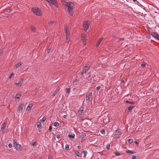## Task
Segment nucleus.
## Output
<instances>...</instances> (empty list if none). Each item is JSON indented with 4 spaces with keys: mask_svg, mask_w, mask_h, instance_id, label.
Listing matches in <instances>:
<instances>
[{
    "mask_svg": "<svg viewBox=\"0 0 159 159\" xmlns=\"http://www.w3.org/2000/svg\"><path fill=\"white\" fill-rule=\"evenodd\" d=\"M74 5L71 2H68L66 3V6L68 8V11L69 14L72 16L73 15V10L74 7Z\"/></svg>",
    "mask_w": 159,
    "mask_h": 159,
    "instance_id": "obj_1",
    "label": "nucleus"
},
{
    "mask_svg": "<svg viewBox=\"0 0 159 159\" xmlns=\"http://www.w3.org/2000/svg\"><path fill=\"white\" fill-rule=\"evenodd\" d=\"M32 10L34 13L37 16H40L42 15V10L37 7H33L32 8Z\"/></svg>",
    "mask_w": 159,
    "mask_h": 159,
    "instance_id": "obj_2",
    "label": "nucleus"
},
{
    "mask_svg": "<svg viewBox=\"0 0 159 159\" xmlns=\"http://www.w3.org/2000/svg\"><path fill=\"white\" fill-rule=\"evenodd\" d=\"M13 145L14 147L17 150H20L22 149V147L21 145L18 144L17 142L13 140Z\"/></svg>",
    "mask_w": 159,
    "mask_h": 159,
    "instance_id": "obj_3",
    "label": "nucleus"
},
{
    "mask_svg": "<svg viewBox=\"0 0 159 159\" xmlns=\"http://www.w3.org/2000/svg\"><path fill=\"white\" fill-rule=\"evenodd\" d=\"M48 2L51 6L54 5L56 7H58V5L56 0H45Z\"/></svg>",
    "mask_w": 159,
    "mask_h": 159,
    "instance_id": "obj_4",
    "label": "nucleus"
},
{
    "mask_svg": "<svg viewBox=\"0 0 159 159\" xmlns=\"http://www.w3.org/2000/svg\"><path fill=\"white\" fill-rule=\"evenodd\" d=\"M89 25V22L88 21H84L83 26L85 31H86L88 30Z\"/></svg>",
    "mask_w": 159,
    "mask_h": 159,
    "instance_id": "obj_5",
    "label": "nucleus"
},
{
    "mask_svg": "<svg viewBox=\"0 0 159 159\" xmlns=\"http://www.w3.org/2000/svg\"><path fill=\"white\" fill-rule=\"evenodd\" d=\"M151 35L159 41V34L156 32H153Z\"/></svg>",
    "mask_w": 159,
    "mask_h": 159,
    "instance_id": "obj_6",
    "label": "nucleus"
},
{
    "mask_svg": "<svg viewBox=\"0 0 159 159\" xmlns=\"http://www.w3.org/2000/svg\"><path fill=\"white\" fill-rule=\"evenodd\" d=\"M65 31L66 35V41H67V42H68L69 41V39L70 37V34L69 32L67 31L66 27H65Z\"/></svg>",
    "mask_w": 159,
    "mask_h": 159,
    "instance_id": "obj_7",
    "label": "nucleus"
},
{
    "mask_svg": "<svg viewBox=\"0 0 159 159\" xmlns=\"http://www.w3.org/2000/svg\"><path fill=\"white\" fill-rule=\"evenodd\" d=\"M89 70V68L87 66H85L84 67L82 71L81 75H83L84 73H86Z\"/></svg>",
    "mask_w": 159,
    "mask_h": 159,
    "instance_id": "obj_8",
    "label": "nucleus"
},
{
    "mask_svg": "<svg viewBox=\"0 0 159 159\" xmlns=\"http://www.w3.org/2000/svg\"><path fill=\"white\" fill-rule=\"evenodd\" d=\"M23 104H20L17 110V111L18 112H21L23 109Z\"/></svg>",
    "mask_w": 159,
    "mask_h": 159,
    "instance_id": "obj_9",
    "label": "nucleus"
},
{
    "mask_svg": "<svg viewBox=\"0 0 159 159\" xmlns=\"http://www.w3.org/2000/svg\"><path fill=\"white\" fill-rule=\"evenodd\" d=\"M84 111V107H81L79 110L77 111V114L79 115H81Z\"/></svg>",
    "mask_w": 159,
    "mask_h": 159,
    "instance_id": "obj_10",
    "label": "nucleus"
},
{
    "mask_svg": "<svg viewBox=\"0 0 159 159\" xmlns=\"http://www.w3.org/2000/svg\"><path fill=\"white\" fill-rule=\"evenodd\" d=\"M23 82V80L22 79H20L18 83L16 82L15 84L16 85H19L20 86H21L22 85V83Z\"/></svg>",
    "mask_w": 159,
    "mask_h": 159,
    "instance_id": "obj_11",
    "label": "nucleus"
},
{
    "mask_svg": "<svg viewBox=\"0 0 159 159\" xmlns=\"http://www.w3.org/2000/svg\"><path fill=\"white\" fill-rule=\"evenodd\" d=\"M121 134V131L119 129L117 130L115 132L114 136H119Z\"/></svg>",
    "mask_w": 159,
    "mask_h": 159,
    "instance_id": "obj_12",
    "label": "nucleus"
},
{
    "mask_svg": "<svg viewBox=\"0 0 159 159\" xmlns=\"http://www.w3.org/2000/svg\"><path fill=\"white\" fill-rule=\"evenodd\" d=\"M22 64V63H21L20 62H19L17 63L14 66V68L15 69H17V68L19 67Z\"/></svg>",
    "mask_w": 159,
    "mask_h": 159,
    "instance_id": "obj_13",
    "label": "nucleus"
},
{
    "mask_svg": "<svg viewBox=\"0 0 159 159\" xmlns=\"http://www.w3.org/2000/svg\"><path fill=\"white\" fill-rule=\"evenodd\" d=\"M21 95V94L20 93H17L16 94L15 97L17 99H19L20 98Z\"/></svg>",
    "mask_w": 159,
    "mask_h": 159,
    "instance_id": "obj_14",
    "label": "nucleus"
},
{
    "mask_svg": "<svg viewBox=\"0 0 159 159\" xmlns=\"http://www.w3.org/2000/svg\"><path fill=\"white\" fill-rule=\"evenodd\" d=\"M6 127V123L5 122H4L2 124L1 130H5Z\"/></svg>",
    "mask_w": 159,
    "mask_h": 159,
    "instance_id": "obj_15",
    "label": "nucleus"
},
{
    "mask_svg": "<svg viewBox=\"0 0 159 159\" xmlns=\"http://www.w3.org/2000/svg\"><path fill=\"white\" fill-rule=\"evenodd\" d=\"M86 35L85 34H83L81 36V40H86Z\"/></svg>",
    "mask_w": 159,
    "mask_h": 159,
    "instance_id": "obj_16",
    "label": "nucleus"
},
{
    "mask_svg": "<svg viewBox=\"0 0 159 159\" xmlns=\"http://www.w3.org/2000/svg\"><path fill=\"white\" fill-rule=\"evenodd\" d=\"M126 152L127 153L129 154H132L134 153V152H132V151H130V150H129L128 149H127L126 150Z\"/></svg>",
    "mask_w": 159,
    "mask_h": 159,
    "instance_id": "obj_17",
    "label": "nucleus"
},
{
    "mask_svg": "<svg viewBox=\"0 0 159 159\" xmlns=\"http://www.w3.org/2000/svg\"><path fill=\"white\" fill-rule=\"evenodd\" d=\"M102 39L103 38H99V39L98 40V41L96 45L97 47H98L99 45L101 42V41H102Z\"/></svg>",
    "mask_w": 159,
    "mask_h": 159,
    "instance_id": "obj_18",
    "label": "nucleus"
},
{
    "mask_svg": "<svg viewBox=\"0 0 159 159\" xmlns=\"http://www.w3.org/2000/svg\"><path fill=\"white\" fill-rule=\"evenodd\" d=\"M56 22L54 21H51L48 22V25L50 26H52L53 24H55Z\"/></svg>",
    "mask_w": 159,
    "mask_h": 159,
    "instance_id": "obj_19",
    "label": "nucleus"
},
{
    "mask_svg": "<svg viewBox=\"0 0 159 159\" xmlns=\"http://www.w3.org/2000/svg\"><path fill=\"white\" fill-rule=\"evenodd\" d=\"M90 95H88V94H86V101H89L90 100Z\"/></svg>",
    "mask_w": 159,
    "mask_h": 159,
    "instance_id": "obj_20",
    "label": "nucleus"
},
{
    "mask_svg": "<svg viewBox=\"0 0 159 159\" xmlns=\"http://www.w3.org/2000/svg\"><path fill=\"white\" fill-rule=\"evenodd\" d=\"M65 90L66 92V93H67L68 94L70 92V89L69 88H67Z\"/></svg>",
    "mask_w": 159,
    "mask_h": 159,
    "instance_id": "obj_21",
    "label": "nucleus"
},
{
    "mask_svg": "<svg viewBox=\"0 0 159 159\" xmlns=\"http://www.w3.org/2000/svg\"><path fill=\"white\" fill-rule=\"evenodd\" d=\"M75 134H69L68 137L69 138H72L73 139H74L75 138Z\"/></svg>",
    "mask_w": 159,
    "mask_h": 159,
    "instance_id": "obj_22",
    "label": "nucleus"
},
{
    "mask_svg": "<svg viewBox=\"0 0 159 159\" xmlns=\"http://www.w3.org/2000/svg\"><path fill=\"white\" fill-rule=\"evenodd\" d=\"M134 106H130L128 107V109L129 111H131L132 110L133 108H134Z\"/></svg>",
    "mask_w": 159,
    "mask_h": 159,
    "instance_id": "obj_23",
    "label": "nucleus"
},
{
    "mask_svg": "<svg viewBox=\"0 0 159 159\" xmlns=\"http://www.w3.org/2000/svg\"><path fill=\"white\" fill-rule=\"evenodd\" d=\"M31 30L32 31L35 32L36 30V28L35 27H34L33 26H31Z\"/></svg>",
    "mask_w": 159,
    "mask_h": 159,
    "instance_id": "obj_24",
    "label": "nucleus"
},
{
    "mask_svg": "<svg viewBox=\"0 0 159 159\" xmlns=\"http://www.w3.org/2000/svg\"><path fill=\"white\" fill-rule=\"evenodd\" d=\"M125 103H129L131 104H134V102H132L129 101L128 100L126 101L125 102Z\"/></svg>",
    "mask_w": 159,
    "mask_h": 159,
    "instance_id": "obj_25",
    "label": "nucleus"
},
{
    "mask_svg": "<svg viewBox=\"0 0 159 159\" xmlns=\"http://www.w3.org/2000/svg\"><path fill=\"white\" fill-rule=\"evenodd\" d=\"M83 153L84 154V157H85L86 156V154L87 153V152L85 150H84L83 151Z\"/></svg>",
    "mask_w": 159,
    "mask_h": 159,
    "instance_id": "obj_26",
    "label": "nucleus"
},
{
    "mask_svg": "<svg viewBox=\"0 0 159 159\" xmlns=\"http://www.w3.org/2000/svg\"><path fill=\"white\" fill-rule=\"evenodd\" d=\"M51 47H48V49H47V52L48 53H49L51 51Z\"/></svg>",
    "mask_w": 159,
    "mask_h": 159,
    "instance_id": "obj_27",
    "label": "nucleus"
},
{
    "mask_svg": "<svg viewBox=\"0 0 159 159\" xmlns=\"http://www.w3.org/2000/svg\"><path fill=\"white\" fill-rule=\"evenodd\" d=\"M54 126L55 127H58L59 125V123L57 122H55L54 123Z\"/></svg>",
    "mask_w": 159,
    "mask_h": 159,
    "instance_id": "obj_28",
    "label": "nucleus"
},
{
    "mask_svg": "<svg viewBox=\"0 0 159 159\" xmlns=\"http://www.w3.org/2000/svg\"><path fill=\"white\" fill-rule=\"evenodd\" d=\"M46 119V117L45 116H44L42 119V120H41V121H42L43 122H44Z\"/></svg>",
    "mask_w": 159,
    "mask_h": 159,
    "instance_id": "obj_29",
    "label": "nucleus"
},
{
    "mask_svg": "<svg viewBox=\"0 0 159 159\" xmlns=\"http://www.w3.org/2000/svg\"><path fill=\"white\" fill-rule=\"evenodd\" d=\"M75 153L77 155V156H80V152H78V151H76L75 152Z\"/></svg>",
    "mask_w": 159,
    "mask_h": 159,
    "instance_id": "obj_30",
    "label": "nucleus"
},
{
    "mask_svg": "<svg viewBox=\"0 0 159 159\" xmlns=\"http://www.w3.org/2000/svg\"><path fill=\"white\" fill-rule=\"evenodd\" d=\"M32 106H30V104H29L28 106L26 108L27 110H30L31 109Z\"/></svg>",
    "mask_w": 159,
    "mask_h": 159,
    "instance_id": "obj_31",
    "label": "nucleus"
},
{
    "mask_svg": "<svg viewBox=\"0 0 159 159\" xmlns=\"http://www.w3.org/2000/svg\"><path fill=\"white\" fill-rule=\"evenodd\" d=\"M57 93L55 91L52 94V96L53 97H54Z\"/></svg>",
    "mask_w": 159,
    "mask_h": 159,
    "instance_id": "obj_32",
    "label": "nucleus"
},
{
    "mask_svg": "<svg viewBox=\"0 0 159 159\" xmlns=\"http://www.w3.org/2000/svg\"><path fill=\"white\" fill-rule=\"evenodd\" d=\"M86 135V134L85 133H83L81 134V137L83 138L84 137H85Z\"/></svg>",
    "mask_w": 159,
    "mask_h": 159,
    "instance_id": "obj_33",
    "label": "nucleus"
},
{
    "mask_svg": "<svg viewBox=\"0 0 159 159\" xmlns=\"http://www.w3.org/2000/svg\"><path fill=\"white\" fill-rule=\"evenodd\" d=\"M5 10L8 13H10L12 11V9H7Z\"/></svg>",
    "mask_w": 159,
    "mask_h": 159,
    "instance_id": "obj_34",
    "label": "nucleus"
},
{
    "mask_svg": "<svg viewBox=\"0 0 159 159\" xmlns=\"http://www.w3.org/2000/svg\"><path fill=\"white\" fill-rule=\"evenodd\" d=\"M65 148L66 150H69V146L68 144H66V145Z\"/></svg>",
    "mask_w": 159,
    "mask_h": 159,
    "instance_id": "obj_35",
    "label": "nucleus"
},
{
    "mask_svg": "<svg viewBox=\"0 0 159 159\" xmlns=\"http://www.w3.org/2000/svg\"><path fill=\"white\" fill-rule=\"evenodd\" d=\"M133 140L132 139H129L128 140V142H129V143H132L133 142Z\"/></svg>",
    "mask_w": 159,
    "mask_h": 159,
    "instance_id": "obj_36",
    "label": "nucleus"
},
{
    "mask_svg": "<svg viewBox=\"0 0 159 159\" xmlns=\"http://www.w3.org/2000/svg\"><path fill=\"white\" fill-rule=\"evenodd\" d=\"M141 66L143 67L144 68L145 66V63H143V64H141Z\"/></svg>",
    "mask_w": 159,
    "mask_h": 159,
    "instance_id": "obj_37",
    "label": "nucleus"
},
{
    "mask_svg": "<svg viewBox=\"0 0 159 159\" xmlns=\"http://www.w3.org/2000/svg\"><path fill=\"white\" fill-rule=\"evenodd\" d=\"M37 143L36 142H34L32 143L31 145L33 146H35L36 145V144Z\"/></svg>",
    "mask_w": 159,
    "mask_h": 159,
    "instance_id": "obj_38",
    "label": "nucleus"
},
{
    "mask_svg": "<svg viewBox=\"0 0 159 159\" xmlns=\"http://www.w3.org/2000/svg\"><path fill=\"white\" fill-rule=\"evenodd\" d=\"M8 146L10 148H11L12 147V144L11 143H9L8 145Z\"/></svg>",
    "mask_w": 159,
    "mask_h": 159,
    "instance_id": "obj_39",
    "label": "nucleus"
},
{
    "mask_svg": "<svg viewBox=\"0 0 159 159\" xmlns=\"http://www.w3.org/2000/svg\"><path fill=\"white\" fill-rule=\"evenodd\" d=\"M101 88V87L100 86H98L97 88H96V90H97V91H98L100 90V89Z\"/></svg>",
    "mask_w": 159,
    "mask_h": 159,
    "instance_id": "obj_40",
    "label": "nucleus"
},
{
    "mask_svg": "<svg viewBox=\"0 0 159 159\" xmlns=\"http://www.w3.org/2000/svg\"><path fill=\"white\" fill-rule=\"evenodd\" d=\"M41 127V124L37 125V127L38 128H40Z\"/></svg>",
    "mask_w": 159,
    "mask_h": 159,
    "instance_id": "obj_41",
    "label": "nucleus"
},
{
    "mask_svg": "<svg viewBox=\"0 0 159 159\" xmlns=\"http://www.w3.org/2000/svg\"><path fill=\"white\" fill-rule=\"evenodd\" d=\"M14 74L13 73H12L11 74V75L10 76L9 78L10 79H11L12 78V76H14Z\"/></svg>",
    "mask_w": 159,
    "mask_h": 159,
    "instance_id": "obj_42",
    "label": "nucleus"
},
{
    "mask_svg": "<svg viewBox=\"0 0 159 159\" xmlns=\"http://www.w3.org/2000/svg\"><path fill=\"white\" fill-rule=\"evenodd\" d=\"M137 157L136 156L133 155L132 156V159H136Z\"/></svg>",
    "mask_w": 159,
    "mask_h": 159,
    "instance_id": "obj_43",
    "label": "nucleus"
},
{
    "mask_svg": "<svg viewBox=\"0 0 159 159\" xmlns=\"http://www.w3.org/2000/svg\"><path fill=\"white\" fill-rule=\"evenodd\" d=\"M57 139H59L60 138H61V136H60V135H57Z\"/></svg>",
    "mask_w": 159,
    "mask_h": 159,
    "instance_id": "obj_44",
    "label": "nucleus"
},
{
    "mask_svg": "<svg viewBox=\"0 0 159 159\" xmlns=\"http://www.w3.org/2000/svg\"><path fill=\"white\" fill-rule=\"evenodd\" d=\"M83 43L84 45H86V40H82Z\"/></svg>",
    "mask_w": 159,
    "mask_h": 159,
    "instance_id": "obj_45",
    "label": "nucleus"
},
{
    "mask_svg": "<svg viewBox=\"0 0 159 159\" xmlns=\"http://www.w3.org/2000/svg\"><path fill=\"white\" fill-rule=\"evenodd\" d=\"M101 133L102 134H105V132L104 130H102L101 131Z\"/></svg>",
    "mask_w": 159,
    "mask_h": 159,
    "instance_id": "obj_46",
    "label": "nucleus"
},
{
    "mask_svg": "<svg viewBox=\"0 0 159 159\" xmlns=\"http://www.w3.org/2000/svg\"><path fill=\"white\" fill-rule=\"evenodd\" d=\"M110 145H107V148L108 149H109V148H110Z\"/></svg>",
    "mask_w": 159,
    "mask_h": 159,
    "instance_id": "obj_47",
    "label": "nucleus"
},
{
    "mask_svg": "<svg viewBox=\"0 0 159 159\" xmlns=\"http://www.w3.org/2000/svg\"><path fill=\"white\" fill-rule=\"evenodd\" d=\"M87 94H88V95H90V96H91L92 95V93L90 92L89 93H87Z\"/></svg>",
    "mask_w": 159,
    "mask_h": 159,
    "instance_id": "obj_48",
    "label": "nucleus"
},
{
    "mask_svg": "<svg viewBox=\"0 0 159 159\" xmlns=\"http://www.w3.org/2000/svg\"><path fill=\"white\" fill-rule=\"evenodd\" d=\"M2 130V133L4 134L5 133V130Z\"/></svg>",
    "mask_w": 159,
    "mask_h": 159,
    "instance_id": "obj_49",
    "label": "nucleus"
},
{
    "mask_svg": "<svg viewBox=\"0 0 159 159\" xmlns=\"http://www.w3.org/2000/svg\"><path fill=\"white\" fill-rule=\"evenodd\" d=\"M3 52L2 51V50H0V55H1V54Z\"/></svg>",
    "mask_w": 159,
    "mask_h": 159,
    "instance_id": "obj_50",
    "label": "nucleus"
},
{
    "mask_svg": "<svg viewBox=\"0 0 159 159\" xmlns=\"http://www.w3.org/2000/svg\"><path fill=\"white\" fill-rule=\"evenodd\" d=\"M56 89H57V90H58L59 91V90H60V87L58 86V87Z\"/></svg>",
    "mask_w": 159,
    "mask_h": 159,
    "instance_id": "obj_51",
    "label": "nucleus"
},
{
    "mask_svg": "<svg viewBox=\"0 0 159 159\" xmlns=\"http://www.w3.org/2000/svg\"><path fill=\"white\" fill-rule=\"evenodd\" d=\"M49 130H52V126H49Z\"/></svg>",
    "mask_w": 159,
    "mask_h": 159,
    "instance_id": "obj_52",
    "label": "nucleus"
},
{
    "mask_svg": "<svg viewBox=\"0 0 159 159\" xmlns=\"http://www.w3.org/2000/svg\"><path fill=\"white\" fill-rule=\"evenodd\" d=\"M78 149H80L81 148L80 146H78L77 147Z\"/></svg>",
    "mask_w": 159,
    "mask_h": 159,
    "instance_id": "obj_53",
    "label": "nucleus"
},
{
    "mask_svg": "<svg viewBox=\"0 0 159 159\" xmlns=\"http://www.w3.org/2000/svg\"><path fill=\"white\" fill-rule=\"evenodd\" d=\"M67 117V116L66 115H64L63 116V117L65 118L66 119Z\"/></svg>",
    "mask_w": 159,
    "mask_h": 159,
    "instance_id": "obj_54",
    "label": "nucleus"
},
{
    "mask_svg": "<svg viewBox=\"0 0 159 159\" xmlns=\"http://www.w3.org/2000/svg\"><path fill=\"white\" fill-rule=\"evenodd\" d=\"M115 154L116 155V156H119L120 155V154H119V153H115Z\"/></svg>",
    "mask_w": 159,
    "mask_h": 159,
    "instance_id": "obj_55",
    "label": "nucleus"
},
{
    "mask_svg": "<svg viewBox=\"0 0 159 159\" xmlns=\"http://www.w3.org/2000/svg\"><path fill=\"white\" fill-rule=\"evenodd\" d=\"M52 134L53 135H55V134L53 132H52Z\"/></svg>",
    "mask_w": 159,
    "mask_h": 159,
    "instance_id": "obj_56",
    "label": "nucleus"
},
{
    "mask_svg": "<svg viewBox=\"0 0 159 159\" xmlns=\"http://www.w3.org/2000/svg\"><path fill=\"white\" fill-rule=\"evenodd\" d=\"M55 91H56V92H57V93L59 91H58V90H57V89H56L55 90Z\"/></svg>",
    "mask_w": 159,
    "mask_h": 159,
    "instance_id": "obj_57",
    "label": "nucleus"
},
{
    "mask_svg": "<svg viewBox=\"0 0 159 159\" xmlns=\"http://www.w3.org/2000/svg\"><path fill=\"white\" fill-rule=\"evenodd\" d=\"M135 143L137 144H138V143L137 142V141H136L135 142Z\"/></svg>",
    "mask_w": 159,
    "mask_h": 159,
    "instance_id": "obj_58",
    "label": "nucleus"
},
{
    "mask_svg": "<svg viewBox=\"0 0 159 159\" xmlns=\"http://www.w3.org/2000/svg\"><path fill=\"white\" fill-rule=\"evenodd\" d=\"M133 1L134 2H135L136 1V0H133Z\"/></svg>",
    "mask_w": 159,
    "mask_h": 159,
    "instance_id": "obj_59",
    "label": "nucleus"
},
{
    "mask_svg": "<svg viewBox=\"0 0 159 159\" xmlns=\"http://www.w3.org/2000/svg\"><path fill=\"white\" fill-rule=\"evenodd\" d=\"M123 38H122V39H120V40H123Z\"/></svg>",
    "mask_w": 159,
    "mask_h": 159,
    "instance_id": "obj_60",
    "label": "nucleus"
},
{
    "mask_svg": "<svg viewBox=\"0 0 159 159\" xmlns=\"http://www.w3.org/2000/svg\"><path fill=\"white\" fill-rule=\"evenodd\" d=\"M39 159H42V158L41 157H40L39 158Z\"/></svg>",
    "mask_w": 159,
    "mask_h": 159,
    "instance_id": "obj_61",
    "label": "nucleus"
},
{
    "mask_svg": "<svg viewBox=\"0 0 159 159\" xmlns=\"http://www.w3.org/2000/svg\"><path fill=\"white\" fill-rule=\"evenodd\" d=\"M141 5V4L139 3V5Z\"/></svg>",
    "mask_w": 159,
    "mask_h": 159,
    "instance_id": "obj_62",
    "label": "nucleus"
},
{
    "mask_svg": "<svg viewBox=\"0 0 159 159\" xmlns=\"http://www.w3.org/2000/svg\"><path fill=\"white\" fill-rule=\"evenodd\" d=\"M141 5V4L139 3V5Z\"/></svg>",
    "mask_w": 159,
    "mask_h": 159,
    "instance_id": "obj_63",
    "label": "nucleus"
},
{
    "mask_svg": "<svg viewBox=\"0 0 159 159\" xmlns=\"http://www.w3.org/2000/svg\"><path fill=\"white\" fill-rule=\"evenodd\" d=\"M141 5V4L139 3V5Z\"/></svg>",
    "mask_w": 159,
    "mask_h": 159,
    "instance_id": "obj_64",
    "label": "nucleus"
}]
</instances>
